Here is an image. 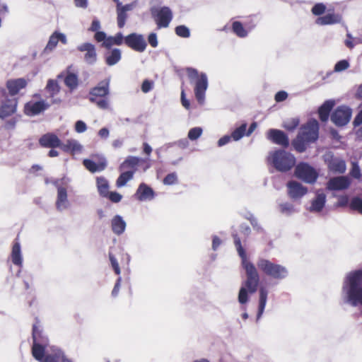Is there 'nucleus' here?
<instances>
[{
  "label": "nucleus",
  "instance_id": "nucleus-1",
  "mask_svg": "<svg viewBox=\"0 0 362 362\" xmlns=\"http://www.w3.org/2000/svg\"><path fill=\"white\" fill-rule=\"evenodd\" d=\"M233 237L235 246L242 260L243 267L246 273V279L243 282L238 296L239 303L243 305L249 301V295L257 291L259 282V275L254 264L247 260L240 238L237 234H233Z\"/></svg>",
  "mask_w": 362,
  "mask_h": 362
},
{
  "label": "nucleus",
  "instance_id": "nucleus-2",
  "mask_svg": "<svg viewBox=\"0 0 362 362\" xmlns=\"http://www.w3.org/2000/svg\"><path fill=\"white\" fill-rule=\"evenodd\" d=\"M233 237L235 246L242 260L243 267L246 273V279L243 282L238 296L239 303L243 305L249 301V295L257 291L259 282V275L254 264L247 260L240 238L237 234H233Z\"/></svg>",
  "mask_w": 362,
  "mask_h": 362
},
{
  "label": "nucleus",
  "instance_id": "nucleus-3",
  "mask_svg": "<svg viewBox=\"0 0 362 362\" xmlns=\"http://www.w3.org/2000/svg\"><path fill=\"white\" fill-rule=\"evenodd\" d=\"M341 298L344 303L353 307L362 305V269L346 274L342 285Z\"/></svg>",
  "mask_w": 362,
  "mask_h": 362
},
{
  "label": "nucleus",
  "instance_id": "nucleus-4",
  "mask_svg": "<svg viewBox=\"0 0 362 362\" xmlns=\"http://www.w3.org/2000/svg\"><path fill=\"white\" fill-rule=\"evenodd\" d=\"M32 335L33 341L32 354L35 360L41 361L45 359L48 354H52L57 351H62L57 346L49 344V339L40 325H33Z\"/></svg>",
  "mask_w": 362,
  "mask_h": 362
},
{
  "label": "nucleus",
  "instance_id": "nucleus-5",
  "mask_svg": "<svg viewBox=\"0 0 362 362\" xmlns=\"http://www.w3.org/2000/svg\"><path fill=\"white\" fill-rule=\"evenodd\" d=\"M319 136V123L316 119H310L303 125L296 138L292 141L294 148L299 153L304 152L307 145L317 140Z\"/></svg>",
  "mask_w": 362,
  "mask_h": 362
},
{
  "label": "nucleus",
  "instance_id": "nucleus-6",
  "mask_svg": "<svg viewBox=\"0 0 362 362\" xmlns=\"http://www.w3.org/2000/svg\"><path fill=\"white\" fill-rule=\"evenodd\" d=\"M267 163L278 172L286 173L295 166L296 159L291 153L278 149L269 153Z\"/></svg>",
  "mask_w": 362,
  "mask_h": 362
},
{
  "label": "nucleus",
  "instance_id": "nucleus-7",
  "mask_svg": "<svg viewBox=\"0 0 362 362\" xmlns=\"http://www.w3.org/2000/svg\"><path fill=\"white\" fill-rule=\"evenodd\" d=\"M187 76L191 83L194 84V95L197 102L203 105L205 101V94L208 88V78L205 73H199L197 69L188 67L186 69Z\"/></svg>",
  "mask_w": 362,
  "mask_h": 362
},
{
  "label": "nucleus",
  "instance_id": "nucleus-8",
  "mask_svg": "<svg viewBox=\"0 0 362 362\" xmlns=\"http://www.w3.org/2000/svg\"><path fill=\"white\" fill-rule=\"evenodd\" d=\"M71 182L70 178L64 176L62 178L54 179L52 185L57 188V198L55 206L57 211L62 212L71 206V202L68 199L67 189Z\"/></svg>",
  "mask_w": 362,
  "mask_h": 362
},
{
  "label": "nucleus",
  "instance_id": "nucleus-9",
  "mask_svg": "<svg viewBox=\"0 0 362 362\" xmlns=\"http://www.w3.org/2000/svg\"><path fill=\"white\" fill-rule=\"evenodd\" d=\"M257 266L266 276L276 280H282L288 276V271L286 267L264 258H259Z\"/></svg>",
  "mask_w": 362,
  "mask_h": 362
},
{
  "label": "nucleus",
  "instance_id": "nucleus-10",
  "mask_svg": "<svg viewBox=\"0 0 362 362\" xmlns=\"http://www.w3.org/2000/svg\"><path fill=\"white\" fill-rule=\"evenodd\" d=\"M295 175L298 179L309 184L315 182L318 177L315 168L304 162H301L296 166Z\"/></svg>",
  "mask_w": 362,
  "mask_h": 362
},
{
  "label": "nucleus",
  "instance_id": "nucleus-11",
  "mask_svg": "<svg viewBox=\"0 0 362 362\" xmlns=\"http://www.w3.org/2000/svg\"><path fill=\"white\" fill-rule=\"evenodd\" d=\"M151 13L159 28L168 27L173 18V13L169 7L155 8L151 11Z\"/></svg>",
  "mask_w": 362,
  "mask_h": 362
},
{
  "label": "nucleus",
  "instance_id": "nucleus-12",
  "mask_svg": "<svg viewBox=\"0 0 362 362\" xmlns=\"http://www.w3.org/2000/svg\"><path fill=\"white\" fill-rule=\"evenodd\" d=\"M124 43L129 47L138 52H144L147 47L144 36L136 33H131L124 37Z\"/></svg>",
  "mask_w": 362,
  "mask_h": 362
},
{
  "label": "nucleus",
  "instance_id": "nucleus-13",
  "mask_svg": "<svg viewBox=\"0 0 362 362\" xmlns=\"http://www.w3.org/2000/svg\"><path fill=\"white\" fill-rule=\"evenodd\" d=\"M351 109L346 106L338 107L331 115V121L337 126H344L351 117Z\"/></svg>",
  "mask_w": 362,
  "mask_h": 362
},
{
  "label": "nucleus",
  "instance_id": "nucleus-14",
  "mask_svg": "<svg viewBox=\"0 0 362 362\" xmlns=\"http://www.w3.org/2000/svg\"><path fill=\"white\" fill-rule=\"evenodd\" d=\"M110 78H107L98 83L89 93V100L95 102L97 97L104 98L110 93Z\"/></svg>",
  "mask_w": 362,
  "mask_h": 362
},
{
  "label": "nucleus",
  "instance_id": "nucleus-15",
  "mask_svg": "<svg viewBox=\"0 0 362 362\" xmlns=\"http://www.w3.org/2000/svg\"><path fill=\"white\" fill-rule=\"evenodd\" d=\"M50 107V104L44 100L37 102L30 101L24 106V113L30 117L35 116Z\"/></svg>",
  "mask_w": 362,
  "mask_h": 362
},
{
  "label": "nucleus",
  "instance_id": "nucleus-16",
  "mask_svg": "<svg viewBox=\"0 0 362 362\" xmlns=\"http://www.w3.org/2000/svg\"><path fill=\"white\" fill-rule=\"evenodd\" d=\"M18 100L16 98L6 99L0 105V118L6 119L12 116L17 110Z\"/></svg>",
  "mask_w": 362,
  "mask_h": 362
},
{
  "label": "nucleus",
  "instance_id": "nucleus-17",
  "mask_svg": "<svg viewBox=\"0 0 362 362\" xmlns=\"http://www.w3.org/2000/svg\"><path fill=\"white\" fill-rule=\"evenodd\" d=\"M267 139L274 144L283 147H288L289 139L288 136L281 130L271 129L267 132Z\"/></svg>",
  "mask_w": 362,
  "mask_h": 362
},
{
  "label": "nucleus",
  "instance_id": "nucleus-18",
  "mask_svg": "<svg viewBox=\"0 0 362 362\" xmlns=\"http://www.w3.org/2000/svg\"><path fill=\"white\" fill-rule=\"evenodd\" d=\"M77 49L79 52H83L86 54L84 55V60L88 64H94L97 61V53L95 47L94 45L90 42H85L79 45L77 47Z\"/></svg>",
  "mask_w": 362,
  "mask_h": 362
},
{
  "label": "nucleus",
  "instance_id": "nucleus-19",
  "mask_svg": "<svg viewBox=\"0 0 362 362\" xmlns=\"http://www.w3.org/2000/svg\"><path fill=\"white\" fill-rule=\"evenodd\" d=\"M287 187L288 194L293 200L301 199L308 192L307 187L303 186L300 183L296 181L288 182L287 183Z\"/></svg>",
  "mask_w": 362,
  "mask_h": 362
},
{
  "label": "nucleus",
  "instance_id": "nucleus-20",
  "mask_svg": "<svg viewBox=\"0 0 362 362\" xmlns=\"http://www.w3.org/2000/svg\"><path fill=\"white\" fill-rule=\"evenodd\" d=\"M350 185L349 180L344 176L331 178L327 185L329 190H343L347 189Z\"/></svg>",
  "mask_w": 362,
  "mask_h": 362
},
{
  "label": "nucleus",
  "instance_id": "nucleus-21",
  "mask_svg": "<svg viewBox=\"0 0 362 362\" xmlns=\"http://www.w3.org/2000/svg\"><path fill=\"white\" fill-rule=\"evenodd\" d=\"M39 143L45 148H59L61 146V140L53 133H47L42 135L39 139Z\"/></svg>",
  "mask_w": 362,
  "mask_h": 362
},
{
  "label": "nucleus",
  "instance_id": "nucleus-22",
  "mask_svg": "<svg viewBox=\"0 0 362 362\" xmlns=\"http://www.w3.org/2000/svg\"><path fill=\"white\" fill-rule=\"evenodd\" d=\"M83 164L90 172L96 173L103 171L105 169L107 166V160L104 156H101L98 163H95L90 159H84L83 160Z\"/></svg>",
  "mask_w": 362,
  "mask_h": 362
},
{
  "label": "nucleus",
  "instance_id": "nucleus-23",
  "mask_svg": "<svg viewBox=\"0 0 362 362\" xmlns=\"http://www.w3.org/2000/svg\"><path fill=\"white\" fill-rule=\"evenodd\" d=\"M139 201L151 200L154 197L153 190L144 183H141L135 194Z\"/></svg>",
  "mask_w": 362,
  "mask_h": 362
},
{
  "label": "nucleus",
  "instance_id": "nucleus-24",
  "mask_svg": "<svg viewBox=\"0 0 362 362\" xmlns=\"http://www.w3.org/2000/svg\"><path fill=\"white\" fill-rule=\"evenodd\" d=\"M27 86V81L23 78L9 80L6 83V87L11 95H16L21 89Z\"/></svg>",
  "mask_w": 362,
  "mask_h": 362
},
{
  "label": "nucleus",
  "instance_id": "nucleus-25",
  "mask_svg": "<svg viewBox=\"0 0 362 362\" xmlns=\"http://www.w3.org/2000/svg\"><path fill=\"white\" fill-rule=\"evenodd\" d=\"M105 61L107 65L112 66L117 64L122 58V51L120 49L114 48L106 52L104 54Z\"/></svg>",
  "mask_w": 362,
  "mask_h": 362
},
{
  "label": "nucleus",
  "instance_id": "nucleus-26",
  "mask_svg": "<svg viewBox=\"0 0 362 362\" xmlns=\"http://www.w3.org/2000/svg\"><path fill=\"white\" fill-rule=\"evenodd\" d=\"M328 168L329 170L335 173H344L346 171V165L344 160L332 157L328 161Z\"/></svg>",
  "mask_w": 362,
  "mask_h": 362
},
{
  "label": "nucleus",
  "instance_id": "nucleus-27",
  "mask_svg": "<svg viewBox=\"0 0 362 362\" xmlns=\"http://www.w3.org/2000/svg\"><path fill=\"white\" fill-rule=\"evenodd\" d=\"M341 16L336 13H327L325 16L318 17L316 23L320 25H332L340 23Z\"/></svg>",
  "mask_w": 362,
  "mask_h": 362
},
{
  "label": "nucleus",
  "instance_id": "nucleus-28",
  "mask_svg": "<svg viewBox=\"0 0 362 362\" xmlns=\"http://www.w3.org/2000/svg\"><path fill=\"white\" fill-rule=\"evenodd\" d=\"M326 202V195L321 192H317L315 198L312 201L311 206H310V211L320 212L322 210Z\"/></svg>",
  "mask_w": 362,
  "mask_h": 362
},
{
  "label": "nucleus",
  "instance_id": "nucleus-29",
  "mask_svg": "<svg viewBox=\"0 0 362 362\" xmlns=\"http://www.w3.org/2000/svg\"><path fill=\"white\" fill-rule=\"evenodd\" d=\"M112 230L117 235L122 234L126 228V222L119 215L115 216L111 221Z\"/></svg>",
  "mask_w": 362,
  "mask_h": 362
},
{
  "label": "nucleus",
  "instance_id": "nucleus-30",
  "mask_svg": "<svg viewBox=\"0 0 362 362\" xmlns=\"http://www.w3.org/2000/svg\"><path fill=\"white\" fill-rule=\"evenodd\" d=\"M39 362H73L68 358L63 351H57L52 354H47L45 359L38 361Z\"/></svg>",
  "mask_w": 362,
  "mask_h": 362
},
{
  "label": "nucleus",
  "instance_id": "nucleus-31",
  "mask_svg": "<svg viewBox=\"0 0 362 362\" xmlns=\"http://www.w3.org/2000/svg\"><path fill=\"white\" fill-rule=\"evenodd\" d=\"M12 262L18 267H21L23 264V257L21 253V248L19 242L16 241L12 247L11 254Z\"/></svg>",
  "mask_w": 362,
  "mask_h": 362
},
{
  "label": "nucleus",
  "instance_id": "nucleus-32",
  "mask_svg": "<svg viewBox=\"0 0 362 362\" xmlns=\"http://www.w3.org/2000/svg\"><path fill=\"white\" fill-rule=\"evenodd\" d=\"M334 105V103L332 100H327L320 107L318 113L322 122H326L328 120L330 111L332 110Z\"/></svg>",
  "mask_w": 362,
  "mask_h": 362
},
{
  "label": "nucleus",
  "instance_id": "nucleus-33",
  "mask_svg": "<svg viewBox=\"0 0 362 362\" xmlns=\"http://www.w3.org/2000/svg\"><path fill=\"white\" fill-rule=\"evenodd\" d=\"M267 295L268 291L264 288H261L259 289V305H258V311L257 315V320H259L262 315L264 313L267 301Z\"/></svg>",
  "mask_w": 362,
  "mask_h": 362
},
{
  "label": "nucleus",
  "instance_id": "nucleus-34",
  "mask_svg": "<svg viewBox=\"0 0 362 362\" xmlns=\"http://www.w3.org/2000/svg\"><path fill=\"white\" fill-rule=\"evenodd\" d=\"M123 41H124V37L122 33H117L115 36L107 37V39L103 42L102 46L107 49H110L114 45H121Z\"/></svg>",
  "mask_w": 362,
  "mask_h": 362
},
{
  "label": "nucleus",
  "instance_id": "nucleus-35",
  "mask_svg": "<svg viewBox=\"0 0 362 362\" xmlns=\"http://www.w3.org/2000/svg\"><path fill=\"white\" fill-rule=\"evenodd\" d=\"M61 149H62L65 152H79L82 149V146L74 139H69L67 140L66 144H62L61 142V146L59 147Z\"/></svg>",
  "mask_w": 362,
  "mask_h": 362
},
{
  "label": "nucleus",
  "instance_id": "nucleus-36",
  "mask_svg": "<svg viewBox=\"0 0 362 362\" xmlns=\"http://www.w3.org/2000/svg\"><path fill=\"white\" fill-rule=\"evenodd\" d=\"M64 83L71 90H75L78 86L77 74L68 71L64 78Z\"/></svg>",
  "mask_w": 362,
  "mask_h": 362
},
{
  "label": "nucleus",
  "instance_id": "nucleus-37",
  "mask_svg": "<svg viewBox=\"0 0 362 362\" xmlns=\"http://www.w3.org/2000/svg\"><path fill=\"white\" fill-rule=\"evenodd\" d=\"M97 187L100 196L107 197L109 192V183L108 181L103 177H97Z\"/></svg>",
  "mask_w": 362,
  "mask_h": 362
},
{
  "label": "nucleus",
  "instance_id": "nucleus-38",
  "mask_svg": "<svg viewBox=\"0 0 362 362\" xmlns=\"http://www.w3.org/2000/svg\"><path fill=\"white\" fill-rule=\"evenodd\" d=\"M141 159L136 156H128L124 161L120 165V170H124L127 168H135Z\"/></svg>",
  "mask_w": 362,
  "mask_h": 362
},
{
  "label": "nucleus",
  "instance_id": "nucleus-39",
  "mask_svg": "<svg viewBox=\"0 0 362 362\" xmlns=\"http://www.w3.org/2000/svg\"><path fill=\"white\" fill-rule=\"evenodd\" d=\"M45 90L49 94V96L53 98L59 93L60 86L57 80L49 79Z\"/></svg>",
  "mask_w": 362,
  "mask_h": 362
},
{
  "label": "nucleus",
  "instance_id": "nucleus-40",
  "mask_svg": "<svg viewBox=\"0 0 362 362\" xmlns=\"http://www.w3.org/2000/svg\"><path fill=\"white\" fill-rule=\"evenodd\" d=\"M134 170H128L121 173L116 181V185L117 187H124L127 182L133 178Z\"/></svg>",
  "mask_w": 362,
  "mask_h": 362
},
{
  "label": "nucleus",
  "instance_id": "nucleus-41",
  "mask_svg": "<svg viewBox=\"0 0 362 362\" xmlns=\"http://www.w3.org/2000/svg\"><path fill=\"white\" fill-rule=\"evenodd\" d=\"M233 31L240 37H245L247 35V31L244 28L243 24L239 21H235L232 25Z\"/></svg>",
  "mask_w": 362,
  "mask_h": 362
},
{
  "label": "nucleus",
  "instance_id": "nucleus-42",
  "mask_svg": "<svg viewBox=\"0 0 362 362\" xmlns=\"http://www.w3.org/2000/svg\"><path fill=\"white\" fill-rule=\"evenodd\" d=\"M247 124H243L239 127L236 128L231 134V138L234 141H238L242 139L245 134Z\"/></svg>",
  "mask_w": 362,
  "mask_h": 362
},
{
  "label": "nucleus",
  "instance_id": "nucleus-43",
  "mask_svg": "<svg viewBox=\"0 0 362 362\" xmlns=\"http://www.w3.org/2000/svg\"><path fill=\"white\" fill-rule=\"evenodd\" d=\"M203 130L201 127H194L189 129L188 132V139L194 141L199 139L202 134Z\"/></svg>",
  "mask_w": 362,
  "mask_h": 362
},
{
  "label": "nucleus",
  "instance_id": "nucleus-44",
  "mask_svg": "<svg viewBox=\"0 0 362 362\" xmlns=\"http://www.w3.org/2000/svg\"><path fill=\"white\" fill-rule=\"evenodd\" d=\"M58 42H59V40L57 39V35L56 34V32H54L49 37V41H48V42L47 44V46L45 48V52L53 50L56 47V46L57 45Z\"/></svg>",
  "mask_w": 362,
  "mask_h": 362
},
{
  "label": "nucleus",
  "instance_id": "nucleus-45",
  "mask_svg": "<svg viewBox=\"0 0 362 362\" xmlns=\"http://www.w3.org/2000/svg\"><path fill=\"white\" fill-rule=\"evenodd\" d=\"M117 25L119 28H122L124 26L125 23H126V19L127 18V13L118 7V8H117Z\"/></svg>",
  "mask_w": 362,
  "mask_h": 362
},
{
  "label": "nucleus",
  "instance_id": "nucleus-46",
  "mask_svg": "<svg viewBox=\"0 0 362 362\" xmlns=\"http://www.w3.org/2000/svg\"><path fill=\"white\" fill-rule=\"evenodd\" d=\"M175 33L179 37L187 38L190 36V30L185 25H178L175 28Z\"/></svg>",
  "mask_w": 362,
  "mask_h": 362
},
{
  "label": "nucleus",
  "instance_id": "nucleus-47",
  "mask_svg": "<svg viewBox=\"0 0 362 362\" xmlns=\"http://www.w3.org/2000/svg\"><path fill=\"white\" fill-rule=\"evenodd\" d=\"M279 207L281 212L287 215H290L295 212L293 205L288 202L281 204Z\"/></svg>",
  "mask_w": 362,
  "mask_h": 362
},
{
  "label": "nucleus",
  "instance_id": "nucleus-48",
  "mask_svg": "<svg viewBox=\"0 0 362 362\" xmlns=\"http://www.w3.org/2000/svg\"><path fill=\"white\" fill-rule=\"evenodd\" d=\"M298 119L293 118L290 120L284 122L283 127L288 131H293L298 126Z\"/></svg>",
  "mask_w": 362,
  "mask_h": 362
},
{
  "label": "nucleus",
  "instance_id": "nucleus-49",
  "mask_svg": "<svg viewBox=\"0 0 362 362\" xmlns=\"http://www.w3.org/2000/svg\"><path fill=\"white\" fill-rule=\"evenodd\" d=\"M177 182V175L175 173L168 174L163 179V184L165 185H172Z\"/></svg>",
  "mask_w": 362,
  "mask_h": 362
},
{
  "label": "nucleus",
  "instance_id": "nucleus-50",
  "mask_svg": "<svg viewBox=\"0 0 362 362\" xmlns=\"http://www.w3.org/2000/svg\"><path fill=\"white\" fill-rule=\"evenodd\" d=\"M349 67V63L347 60L343 59L337 62L334 66V71L335 72H341Z\"/></svg>",
  "mask_w": 362,
  "mask_h": 362
},
{
  "label": "nucleus",
  "instance_id": "nucleus-51",
  "mask_svg": "<svg viewBox=\"0 0 362 362\" xmlns=\"http://www.w3.org/2000/svg\"><path fill=\"white\" fill-rule=\"evenodd\" d=\"M154 87V82L153 81L145 79L141 84V91L144 93H147L153 90Z\"/></svg>",
  "mask_w": 362,
  "mask_h": 362
},
{
  "label": "nucleus",
  "instance_id": "nucleus-52",
  "mask_svg": "<svg viewBox=\"0 0 362 362\" xmlns=\"http://www.w3.org/2000/svg\"><path fill=\"white\" fill-rule=\"evenodd\" d=\"M351 206L362 214V198L355 197L351 200Z\"/></svg>",
  "mask_w": 362,
  "mask_h": 362
},
{
  "label": "nucleus",
  "instance_id": "nucleus-53",
  "mask_svg": "<svg viewBox=\"0 0 362 362\" xmlns=\"http://www.w3.org/2000/svg\"><path fill=\"white\" fill-rule=\"evenodd\" d=\"M326 10V6L322 3L316 4L312 8V13L315 16L322 15Z\"/></svg>",
  "mask_w": 362,
  "mask_h": 362
},
{
  "label": "nucleus",
  "instance_id": "nucleus-54",
  "mask_svg": "<svg viewBox=\"0 0 362 362\" xmlns=\"http://www.w3.org/2000/svg\"><path fill=\"white\" fill-rule=\"evenodd\" d=\"M109 259H110V263H111V265L115 271V272L119 275L120 274V268H119V264H118V262L117 260V259L115 258V257L112 254V253H109Z\"/></svg>",
  "mask_w": 362,
  "mask_h": 362
},
{
  "label": "nucleus",
  "instance_id": "nucleus-55",
  "mask_svg": "<svg viewBox=\"0 0 362 362\" xmlns=\"http://www.w3.org/2000/svg\"><path fill=\"white\" fill-rule=\"evenodd\" d=\"M106 197L113 203H118L121 201L122 196L117 192H109Z\"/></svg>",
  "mask_w": 362,
  "mask_h": 362
},
{
  "label": "nucleus",
  "instance_id": "nucleus-56",
  "mask_svg": "<svg viewBox=\"0 0 362 362\" xmlns=\"http://www.w3.org/2000/svg\"><path fill=\"white\" fill-rule=\"evenodd\" d=\"M17 119L16 117H12L10 119L5 122L4 124V128L7 130H13L16 128V125L17 123Z\"/></svg>",
  "mask_w": 362,
  "mask_h": 362
},
{
  "label": "nucleus",
  "instance_id": "nucleus-57",
  "mask_svg": "<svg viewBox=\"0 0 362 362\" xmlns=\"http://www.w3.org/2000/svg\"><path fill=\"white\" fill-rule=\"evenodd\" d=\"M86 129H87V126L83 121L78 120L75 123V131L77 133H79V134L83 133L86 131Z\"/></svg>",
  "mask_w": 362,
  "mask_h": 362
},
{
  "label": "nucleus",
  "instance_id": "nucleus-58",
  "mask_svg": "<svg viewBox=\"0 0 362 362\" xmlns=\"http://www.w3.org/2000/svg\"><path fill=\"white\" fill-rule=\"evenodd\" d=\"M247 219L250 221L251 225L253 228L257 231H262V228L258 223L257 218L253 216V214H250V217H247Z\"/></svg>",
  "mask_w": 362,
  "mask_h": 362
},
{
  "label": "nucleus",
  "instance_id": "nucleus-59",
  "mask_svg": "<svg viewBox=\"0 0 362 362\" xmlns=\"http://www.w3.org/2000/svg\"><path fill=\"white\" fill-rule=\"evenodd\" d=\"M350 175L355 178H359L361 177V170L357 163H352Z\"/></svg>",
  "mask_w": 362,
  "mask_h": 362
},
{
  "label": "nucleus",
  "instance_id": "nucleus-60",
  "mask_svg": "<svg viewBox=\"0 0 362 362\" xmlns=\"http://www.w3.org/2000/svg\"><path fill=\"white\" fill-rule=\"evenodd\" d=\"M148 42L152 47H153V48L156 47L158 45L156 33H150L148 37Z\"/></svg>",
  "mask_w": 362,
  "mask_h": 362
},
{
  "label": "nucleus",
  "instance_id": "nucleus-61",
  "mask_svg": "<svg viewBox=\"0 0 362 362\" xmlns=\"http://www.w3.org/2000/svg\"><path fill=\"white\" fill-rule=\"evenodd\" d=\"M94 103H96L97 106L100 109L107 110L109 107V101L106 98L100 100L95 99V102Z\"/></svg>",
  "mask_w": 362,
  "mask_h": 362
},
{
  "label": "nucleus",
  "instance_id": "nucleus-62",
  "mask_svg": "<svg viewBox=\"0 0 362 362\" xmlns=\"http://www.w3.org/2000/svg\"><path fill=\"white\" fill-rule=\"evenodd\" d=\"M94 38L98 42H105V40H106L107 39V37L105 32L98 31L95 33V34L94 35Z\"/></svg>",
  "mask_w": 362,
  "mask_h": 362
},
{
  "label": "nucleus",
  "instance_id": "nucleus-63",
  "mask_svg": "<svg viewBox=\"0 0 362 362\" xmlns=\"http://www.w3.org/2000/svg\"><path fill=\"white\" fill-rule=\"evenodd\" d=\"M288 97V93L284 90L279 91L275 95V100L276 102L284 101Z\"/></svg>",
  "mask_w": 362,
  "mask_h": 362
},
{
  "label": "nucleus",
  "instance_id": "nucleus-64",
  "mask_svg": "<svg viewBox=\"0 0 362 362\" xmlns=\"http://www.w3.org/2000/svg\"><path fill=\"white\" fill-rule=\"evenodd\" d=\"M100 22L98 19L94 18L92 21L91 25L89 28L90 31L98 32L100 29Z\"/></svg>",
  "mask_w": 362,
  "mask_h": 362
}]
</instances>
